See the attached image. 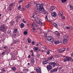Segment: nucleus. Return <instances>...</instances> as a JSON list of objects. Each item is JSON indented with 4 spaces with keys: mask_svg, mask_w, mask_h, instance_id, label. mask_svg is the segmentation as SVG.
<instances>
[{
    "mask_svg": "<svg viewBox=\"0 0 73 73\" xmlns=\"http://www.w3.org/2000/svg\"><path fill=\"white\" fill-rule=\"evenodd\" d=\"M34 5L36 6L38 9H44V8L43 7L44 3H42L41 4H37L36 2H34Z\"/></svg>",
    "mask_w": 73,
    "mask_h": 73,
    "instance_id": "nucleus-1",
    "label": "nucleus"
},
{
    "mask_svg": "<svg viewBox=\"0 0 73 73\" xmlns=\"http://www.w3.org/2000/svg\"><path fill=\"white\" fill-rule=\"evenodd\" d=\"M46 39L48 41H50V42H53V41H54L53 38L51 36H48V37Z\"/></svg>",
    "mask_w": 73,
    "mask_h": 73,
    "instance_id": "nucleus-2",
    "label": "nucleus"
},
{
    "mask_svg": "<svg viewBox=\"0 0 73 73\" xmlns=\"http://www.w3.org/2000/svg\"><path fill=\"white\" fill-rule=\"evenodd\" d=\"M0 30L2 32H4L5 31V26L3 25L1 26Z\"/></svg>",
    "mask_w": 73,
    "mask_h": 73,
    "instance_id": "nucleus-3",
    "label": "nucleus"
},
{
    "mask_svg": "<svg viewBox=\"0 0 73 73\" xmlns=\"http://www.w3.org/2000/svg\"><path fill=\"white\" fill-rule=\"evenodd\" d=\"M35 58L34 57H33L32 58H31V65H33V64H34V63H35Z\"/></svg>",
    "mask_w": 73,
    "mask_h": 73,
    "instance_id": "nucleus-4",
    "label": "nucleus"
},
{
    "mask_svg": "<svg viewBox=\"0 0 73 73\" xmlns=\"http://www.w3.org/2000/svg\"><path fill=\"white\" fill-rule=\"evenodd\" d=\"M36 70L37 73H41V70L40 68L38 67H37Z\"/></svg>",
    "mask_w": 73,
    "mask_h": 73,
    "instance_id": "nucleus-5",
    "label": "nucleus"
},
{
    "mask_svg": "<svg viewBox=\"0 0 73 73\" xmlns=\"http://www.w3.org/2000/svg\"><path fill=\"white\" fill-rule=\"evenodd\" d=\"M51 15L52 16L54 17H55L57 16V13L55 12H52L51 13Z\"/></svg>",
    "mask_w": 73,
    "mask_h": 73,
    "instance_id": "nucleus-6",
    "label": "nucleus"
},
{
    "mask_svg": "<svg viewBox=\"0 0 73 73\" xmlns=\"http://www.w3.org/2000/svg\"><path fill=\"white\" fill-rule=\"evenodd\" d=\"M39 11H40L41 12H42V13L43 14H46V13H47L45 10L40 9L39 10Z\"/></svg>",
    "mask_w": 73,
    "mask_h": 73,
    "instance_id": "nucleus-7",
    "label": "nucleus"
},
{
    "mask_svg": "<svg viewBox=\"0 0 73 73\" xmlns=\"http://www.w3.org/2000/svg\"><path fill=\"white\" fill-rule=\"evenodd\" d=\"M49 61H48V60H44L42 62L43 64H44L45 65V64H46L47 63H49Z\"/></svg>",
    "mask_w": 73,
    "mask_h": 73,
    "instance_id": "nucleus-8",
    "label": "nucleus"
},
{
    "mask_svg": "<svg viewBox=\"0 0 73 73\" xmlns=\"http://www.w3.org/2000/svg\"><path fill=\"white\" fill-rule=\"evenodd\" d=\"M63 42L64 44H68V41H67V39H64L63 40Z\"/></svg>",
    "mask_w": 73,
    "mask_h": 73,
    "instance_id": "nucleus-9",
    "label": "nucleus"
},
{
    "mask_svg": "<svg viewBox=\"0 0 73 73\" xmlns=\"http://www.w3.org/2000/svg\"><path fill=\"white\" fill-rule=\"evenodd\" d=\"M47 69L48 70H50L52 69V66L50 65H48L47 66Z\"/></svg>",
    "mask_w": 73,
    "mask_h": 73,
    "instance_id": "nucleus-10",
    "label": "nucleus"
},
{
    "mask_svg": "<svg viewBox=\"0 0 73 73\" xmlns=\"http://www.w3.org/2000/svg\"><path fill=\"white\" fill-rule=\"evenodd\" d=\"M49 65H52V66H53V67H54V62H50L49 63Z\"/></svg>",
    "mask_w": 73,
    "mask_h": 73,
    "instance_id": "nucleus-11",
    "label": "nucleus"
},
{
    "mask_svg": "<svg viewBox=\"0 0 73 73\" xmlns=\"http://www.w3.org/2000/svg\"><path fill=\"white\" fill-rule=\"evenodd\" d=\"M65 49L64 48H62L61 50H59V52L60 53H62L63 52H64L65 51Z\"/></svg>",
    "mask_w": 73,
    "mask_h": 73,
    "instance_id": "nucleus-12",
    "label": "nucleus"
},
{
    "mask_svg": "<svg viewBox=\"0 0 73 73\" xmlns=\"http://www.w3.org/2000/svg\"><path fill=\"white\" fill-rule=\"evenodd\" d=\"M68 6L71 9H73V6H72V5H71L70 4H69L68 5Z\"/></svg>",
    "mask_w": 73,
    "mask_h": 73,
    "instance_id": "nucleus-13",
    "label": "nucleus"
},
{
    "mask_svg": "<svg viewBox=\"0 0 73 73\" xmlns=\"http://www.w3.org/2000/svg\"><path fill=\"white\" fill-rule=\"evenodd\" d=\"M35 48H34L33 49L35 52L37 51L38 49V47H34Z\"/></svg>",
    "mask_w": 73,
    "mask_h": 73,
    "instance_id": "nucleus-14",
    "label": "nucleus"
},
{
    "mask_svg": "<svg viewBox=\"0 0 73 73\" xmlns=\"http://www.w3.org/2000/svg\"><path fill=\"white\" fill-rule=\"evenodd\" d=\"M53 58V56H50V57H49L48 58V61H49V60H51Z\"/></svg>",
    "mask_w": 73,
    "mask_h": 73,
    "instance_id": "nucleus-15",
    "label": "nucleus"
},
{
    "mask_svg": "<svg viewBox=\"0 0 73 73\" xmlns=\"http://www.w3.org/2000/svg\"><path fill=\"white\" fill-rule=\"evenodd\" d=\"M42 21V20H41V19H39V22H38L37 23L38 24H40V25H41V24H42V23L41 22V21Z\"/></svg>",
    "mask_w": 73,
    "mask_h": 73,
    "instance_id": "nucleus-16",
    "label": "nucleus"
},
{
    "mask_svg": "<svg viewBox=\"0 0 73 73\" xmlns=\"http://www.w3.org/2000/svg\"><path fill=\"white\" fill-rule=\"evenodd\" d=\"M21 28H24V24L23 23H21L20 25Z\"/></svg>",
    "mask_w": 73,
    "mask_h": 73,
    "instance_id": "nucleus-17",
    "label": "nucleus"
},
{
    "mask_svg": "<svg viewBox=\"0 0 73 73\" xmlns=\"http://www.w3.org/2000/svg\"><path fill=\"white\" fill-rule=\"evenodd\" d=\"M54 43L55 44H58L60 43V42L59 40H55L54 42Z\"/></svg>",
    "mask_w": 73,
    "mask_h": 73,
    "instance_id": "nucleus-18",
    "label": "nucleus"
},
{
    "mask_svg": "<svg viewBox=\"0 0 73 73\" xmlns=\"http://www.w3.org/2000/svg\"><path fill=\"white\" fill-rule=\"evenodd\" d=\"M58 66V63L56 62L55 63V62H54V67H55V66Z\"/></svg>",
    "mask_w": 73,
    "mask_h": 73,
    "instance_id": "nucleus-19",
    "label": "nucleus"
},
{
    "mask_svg": "<svg viewBox=\"0 0 73 73\" xmlns=\"http://www.w3.org/2000/svg\"><path fill=\"white\" fill-rule=\"evenodd\" d=\"M7 33L9 35H10L11 34V30H9L7 31Z\"/></svg>",
    "mask_w": 73,
    "mask_h": 73,
    "instance_id": "nucleus-20",
    "label": "nucleus"
},
{
    "mask_svg": "<svg viewBox=\"0 0 73 73\" xmlns=\"http://www.w3.org/2000/svg\"><path fill=\"white\" fill-rule=\"evenodd\" d=\"M13 32L15 33H16L17 32V29H14V30Z\"/></svg>",
    "mask_w": 73,
    "mask_h": 73,
    "instance_id": "nucleus-21",
    "label": "nucleus"
},
{
    "mask_svg": "<svg viewBox=\"0 0 73 73\" xmlns=\"http://www.w3.org/2000/svg\"><path fill=\"white\" fill-rule=\"evenodd\" d=\"M26 8H28L29 7H31V5H30V4H29L26 5L25 6Z\"/></svg>",
    "mask_w": 73,
    "mask_h": 73,
    "instance_id": "nucleus-22",
    "label": "nucleus"
},
{
    "mask_svg": "<svg viewBox=\"0 0 73 73\" xmlns=\"http://www.w3.org/2000/svg\"><path fill=\"white\" fill-rule=\"evenodd\" d=\"M39 17H40V16H38V15H36V16L35 17V19L36 20V19H38Z\"/></svg>",
    "mask_w": 73,
    "mask_h": 73,
    "instance_id": "nucleus-23",
    "label": "nucleus"
},
{
    "mask_svg": "<svg viewBox=\"0 0 73 73\" xmlns=\"http://www.w3.org/2000/svg\"><path fill=\"white\" fill-rule=\"evenodd\" d=\"M55 9V7L52 6L51 7L50 9Z\"/></svg>",
    "mask_w": 73,
    "mask_h": 73,
    "instance_id": "nucleus-24",
    "label": "nucleus"
},
{
    "mask_svg": "<svg viewBox=\"0 0 73 73\" xmlns=\"http://www.w3.org/2000/svg\"><path fill=\"white\" fill-rule=\"evenodd\" d=\"M59 14L60 16H62V12L61 11H59Z\"/></svg>",
    "mask_w": 73,
    "mask_h": 73,
    "instance_id": "nucleus-25",
    "label": "nucleus"
},
{
    "mask_svg": "<svg viewBox=\"0 0 73 73\" xmlns=\"http://www.w3.org/2000/svg\"><path fill=\"white\" fill-rule=\"evenodd\" d=\"M5 53H7V51H5L1 53V54L2 55H4V54H5Z\"/></svg>",
    "mask_w": 73,
    "mask_h": 73,
    "instance_id": "nucleus-26",
    "label": "nucleus"
},
{
    "mask_svg": "<svg viewBox=\"0 0 73 73\" xmlns=\"http://www.w3.org/2000/svg\"><path fill=\"white\" fill-rule=\"evenodd\" d=\"M16 67H13L12 68V70H13V71H15V70H16Z\"/></svg>",
    "mask_w": 73,
    "mask_h": 73,
    "instance_id": "nucleus-27",
    "label": "nucleus"
},
{
    "mask_svg": "<svg viewBox=\"0 0 73 73\" xmlns=\"http://www.w3.org/2000/svg\"><path fill=\"white\" fill-rule=\"evenodd\" d=\"M3 48V49H8V47L7 46H2Z\"/></svg>",
    "mask_w": 73,
    "mask_h": 73,
    "instance_id": "nucleus-28",
    "label": "nucleus"
},
{
    "mask_svg": "<svg viewBox=\"0 0 73 73\" xmlns=\"http://www.w3.org/2000/svg\"><path fill=\"white\" fill-rule=\"evenodd\" d=\"M55 34H56V35H57L58 36H60V34L57 32H56L55 33Z\"/></svg>",
    "mask_w": 73,
    "mask_h": 73,
    "instance_id": "nucleus-29",
    "label": "nucleus"
},
{
    "mask_svg": "<svg viewBox=\"0 0 73 73\" xmlns=\"http://www.w3.org/2000/svg\"><path fill=\"white\" fill-rule=\"evenodd\" d=\"M33 27V26H31V28H32L33 31V32H34V31H35V28L34 27Z\"/></svg>",
    "mask_w": 73,
    "mask_h": 73,
    "instance_id": "nucleus-30",
    "label": "nucleus"
},
{
    "mask_svg": "<svg viewBox=\"0 0 73 73\" xmlns=\"http://www.w3.org/2000/svg\"><path fill=\"white\" fill-rule=\"evenodd\" d=\"M62 1V3H65V2H66V0H60Z\"/></svg>",
    "mask_w": 73,
    "mask_h": 73,
    "instance_id": "nucleus-31",
    "label": "nucleus"
},
{
    "mask_svg": "<svg viewBox=\"0 0 73 73\" xmlns=\"http://www.w3.org/2000/svg\"><path fill=\"white\" fill-rule=\"evenodd\" d=\"M54 72H57V70H58V69L57 68H54Z\"/></svg>",
    "mask_w": 73,
    "mask_h": 73,
    "instance_id": "nucleus-32",
    "label": "nucleus"
},
{
    "mask_svg": "<svg viewBox=\"0 0 73 73\" xmlns=\"http://www.w3.org/2000/svg\"><path fill=\"white\" fill-rule=\"evenodd\" d=\"M53 25H54V27H57V24L55 23H54L53 24Z\"/></svg>",
    "mask_w": 73,
    "mask_h": 73,
    "instance_id": "nucleus-33",
    "label": "nucleus"
},
{
    "mask_svg": "<svg viewBox=\"0 0 73 73\" xmlns=\"http://www.w3.org/2000/svg\"><path fill=\"white\" fill-rule=\"evenodd\" d=\"M36 14H33V17L34 19H35L36 17Z\"/></svg>",
    "mask_w": 73,
    "mask_h": 73,
    "instance_id": "nucleus-34",
    "label": "nucleus"
},
{
    "mask_svg": "<svg viewBox=\"0 0 73 73\" xmlns=\"http://www.w3.org/2000/svg\"><path fill=\"white\" fill-rule=\"evenodd\" d=\"M64 62H66V61H68V60H67V58L66 57V59H64L63 60Z\"/></svg>",
    "mask_w": 73,
    "mask_h": 73,
    "instance_id": "nucleus-35",
    "label": "nucleus"
},
{
    "mask_svg": "<svg viewBox=\"0 0 73 73\" xmlns=\"http://www.w3.org/2000/svg\"><path fill=\"white\" fill-rule=\"evenodd\" d=\"M17 19H20V18H21V16L20 15H17Z\"/></svg>",
    "mask_w": 73,
    "mask_h": 73,
    "instance_id": "nucleus-36",
    "label": "nucleus"
},
{
    "mask_svg": "<svg viewBox=\"0 0 73 73\" xmlns=\"http://www.w3.org/2000/svg\"><path fill=\"white\" fill-rule=\"evenodd\" d=\"M54 72V69L51 70V71H50V73H53Z\"/></svg>",
    "mask_w": 73,
    "mask_h": 73,
    "instance_id": "nucleus-37",
    "label": "nucleus"
},
{
    "mask_svg": "<svg viewBox=\"0 0 73 73\" xmlns=\"http://www.w3.org/2000/svg\"><path fill=\"white\" fill-rule=\"evenodd\" d=\"M45 19L46 21H48V16H46L45 17Z\"/></svg>",
    "mask_w": 73,
    "mask_h": 73,
    "instance_id": "nucleus-38",
    "label": "nucleus"
},
{
    "mask_svg": "<svg viewBox=\"0 0 73 73\" xmlns=\"http://www.w3.org/2000/svg\"><path fill=\"white\" fill-rule=\"evenodd\" d=\"M27 40L28 41V42H29V43H31V40L30 39H29Z\"/></svg>",
    "mask_w": 73,
    "mask_h": 73,
    "instance_id": "nucleus-39",
    "label": "nucleus"
},
{
    "mask_svg": "<svg viewBox=\"0 0 73 73\" xmlns=\"http://www.w3.org/2000/svg\"><path fill=\"white\" fill-rule=\"evenodd\" d=\"M35 20H36V21H38V23L40 21V19H39V18H38V19H35Z\"/></svg>",
    "mask_w": 73,
    "mask_h": 73,
    "instance_id": "nucleus-40",
    "label": "nucleus"
},
{
    "mask_svg": "<svg viewBox=\"0 0 73 73\" xmlns=\"http://www.w3.org/2000/svg\"><path fill=\"white\" fill-rule=\"evenodd\" d=\"M10 6H11V7H13V3H11L10 4Z\"/></svg>",
    "mask_w": 73,
    "mask_h": 73,
    "instance_id": "nucleus-41",
    "label": "nucleus"
},
{
    "mask_svg": "<svg viewBox=\"0 0 73 73\" xmlns=\"http://www.w3.org/2000/svg\"><path fill=\"white\" fill-rule=\"evenodd\" d=\"M27 33H28L27 31H24V35H27Z\"/></svg>",
    "mask_w": 73,
    "mask_h": 73,
    "instance_id": "nucleus-42",
    "label": "nucleus"
},
{
    "mask_svg": "<svg viewBox=\"0 0 73 73\" xmlns=\"http://www.w3.org/2000/svg\"><path fill=\"white\" fill-rule=\"evenodd\" d=\"M22 21H23V23H25H25H27V22L26 21H24V19H23Z\"/></svg>",
    "mask_w": 73,
    "mask_h": 73,
    "instance_id": "nucleus-43",
    "label": "nucleus"
},
{
    "mask_svg": "<svg viewBox=\"0 0 73 73\" xmlns=\"http://www.w3.org/2000/svg\"><path fill=\"white\" fill-rule=\"evenodd\" d=\"M61 19H65V17L63 16L61 17Z\"/></svg>",
    "mask_w": 73,
    "mask_h": 73,
    "instance_id": "nucleus-44",
    "label": "nucleus"
},
{
    "mask_svg": "<svg viewBox=\"0 0 73 73\" xmlns=\"http://www.w3.org/2000/svg\"><path fill=\"white\" fill-rule=\"evenodd\" d=\"M44 37H46L47 36V33H44Z\"/></svg>",
    "mask_w": 73,
    "mask_h": 73,
    "instance_id": "nucleus-45",
    "label": "nucleus"
},
{
    "mask_svg": "<svg viewBox=\"0 0 73 73\" xmlns=\"http://www.w3.org/2000/svg\"><path fill=\"white\" fill-rule=\"evenodd\" d=\"M13 43L14 44H16V41L14 40L13 41Z\"/></svg>",
    "mask_w": 73,
    "mask_h": 73,
    "instance_id": "nucleus-46",
    "label": "nucleus"
},
{
    "mask_svg": "<svg viewBox=\"0 0 73 73\" xmlns=\"http://www.w3.org/2000/svg\"><path fill=\"white\" fill-rule=\"evenodd\" d=\"M47 54H50V52H49V51H47Z\"/></svg>",
    "mask_w": 73,
    "mask_h": 73,
    "instance_id": "nucleus-47",
    "label": "nucleus"
},
{
    "mask_svg": "<svg viewBox=\"0 0 73 73\" xmlns=\"http://www.w3.org/2000/svg\"><path fill=\"white\" fill-rule=\"evenodd\" d=\"M32 45H35V42L33 41L32 42Z\"/></svg>",
    "mask_w": 73,
    "mask_h": 73,
    "instance_id": "nucleus-48",
    "label": "nucleus"
},
{
    "mask_svg": "<svg viewBox=\"0 0 73 73\" xmlns=\"http://www.w3.org/2000/svg\"><path fill=\"white\" fill-rule=\"evenodd\" d=\"M21 5H19V6L18 7V9H21Z\"/></svg>",
    "mask_w": 73,
    "mask_h": 73,
    "instance_id": "nucleus-49",
    "label": "nucleus"
},
{
    "mask_svg": "<svg viewBox=\"0 0 73 73\" xmlns=\"http://www.w3.org/2000/svg\"><path fill=\"white\" fill-rule=\"evenodd\" d=\"M23 1L22 0H21V1H19V4H20V3H21V2H22Z\"/></svg>",
    "mask_w": 73,
    "mask_h": 73,
    "instance_id": "nucleus-50",
    "label": "nucleus"
},
{
    "mask_svg": "<svg viewBox=\"0 0 73 73\" xmlns=\"http://www.w3.org/2000/svg\"><path fill=\"white\" fill-rule=\"evenodd\" d=\"M41 51V50L40 49H38L37 52H40Z\"/></svg>",
    "mask_w": 73,
    "mask_h": 73,
    "instance_id": "nucleus-51",
    "label": "nucleus"
},
{
    "mask_svg": "<svg viewBox=\"0 0 73 73\" xmlns=\"http://www.w3.org/2000/svg\"><path fill=\"white\" fill-rule=\"evenodd\" d=\"M31 58V55H29L28 56V58Z\"/></svg>",
    "mask_w": 73,
    "mask_h": 73,
    "instance_id": "nucleus-52",
    "label": "nucleus"
},
{
    "mask_svg": "<svg viewBox=\"0 0 73 73\" xmlns=\"http://www.w3.org/2000/svg\"><path fill=\"white\" fill-rule=\"evenodd\" d=\"M11 24H12V25H13V24H15V22H12Z\"/></svg>",
    "mask_w": 73,
    "mask_h": 73,
    "instance_id": "nucleus-53",
    "label": "nucleus"
},
{
    "mask_svg": "<svg viewBox=\"0 0 73 73\" xmlns=\"http://www.w3.org/2000/svg\"><path fill=\"white\" fill-rule=\"evenodd\" d=\"M2 70H3V72H4V71H5V69H4V68H3L2 69Z\"/></svg>",
    "mask_w": 73,
    "mask_h": 73,
    "instance_id": "nucleus-54",
    "label": "nucleus"
},
{
    "mask_svg": "<svg viewBox=\"0 0 73 73\" xmlns=\"http://www.w3.org/2000/svg\"><path fill=\"white\" fill-rule=\"evenodd\" d=\"M38 44H40L41 45H42V43H41L40 42H39L38 43Z\"/></svg>",
    "mask_w": 73,
    "mask_h": 73,
    "instance_id": "nucleus-55",
    "label": "nucleus"
},
{
    "mask_svg": "<svg viewBox=\"0 0 73 73\" xmlns=\"http://www.w3.org/2000/svg\"><path fill=\"white\" fill-rule=\"evenodd\" d=\"M31 56H33H33H34V54H33V53H32L31 54Z\"/></svg>",
    "mask_w": 73,
    "mask_h": 73,
    "instance_id": "nucleus-56",
    "label": "nucleus"
},
{
    "mask_svg": "<svg viewBox=\"0 0 73 73\" xmlns=\"http://www.w3.org/2000/svg\"><path fill=\"white\" fill-rule=\"evenodd\" d=\"M36 46L38 47L39 46V44H36Z\"/></svg>",
    "mask_w": 73,
    "mask_h": 73,
    "instance_id": "nucleus-57",
    "label": "nucleus"
},
{
    "mask_svg": "<svg viewBox=\"0 0 73 73\" xmlns=\"http://www.w3.org/2000/svg\"><path fill=\"white\" fill-rule=\"evenodd\" d=\"M67 51H68V50H69V48H67V49H66V50Z\"/></svg>",
    "mask_w": 73,
    "mask_h": 73,
    "instance_id": "nucleus-58",
    "label": "nucleus"
},
{
    "mask_svg": "<svg viewBox=\"0 0 73 73\" xmlns=\"http://www.w3.org/2000/svg\"><path fill=\"white\" fill-rule=\"evenodd\" d=\"M26 70H27V72H28V71H29V70L28 69H26Z\"/></svg>",
    "mask_w": 73,
    "mask_h": 73,
    "instance_id": "nucleus-59",
    "label": "nucleus"
},
{
    "mask_svg": "<svg viewBox=\"0 0 73 73\" xmlns=\"http://www.w3.org/2000/svg\"><path fill=\"white\" fill-rule=\"evenodd\" d=\"M67 29H70V27H66Z\"/></svg>",
    "mask_w": 73,
    "mask_h": 73,
    "instance_id": "nucleus-60",
    "label": "nucleus"
},
{
    "mask_svg": "<svg viewBox=\"0 0 73 73\" xmlns=\"http://www.w3.org/2000/svg\"><path fill=\"white\" fill-rule=\"evenodd\" d=\"M11 49L12 50H13V49H14V48H13V47H11Z\"/></svg>",
    "mask_w": 73,
    "mask_h": 73,
    "instance_id": "nucleus-61",
    "label": "nucleus"
},
{
    "mask_svg": "<svg viewBox=\"0 0 73 73\" xmlns=\"http://www.w3.org/2000/svg\"><path fill=\"white\" fill-rule=\"evenodd\" d=\"M27 25L28 27H29V24H27Z\"/></svg>",
    "mask_w": 73,
    "mask_h": 73,
    "instance_id": "nucleus-62",
    "label": "nucleus"
},
{
    "mask_svg": "<svg viewBox=\"0 0 73 73\" xmlns=\"http://www.w3.org/2000/svg\"><path fill=\"white\" fill-rule=\"evenodd\" d=\"M27 47H27V46H25V48H27Z\"/></svg>",
    "mask_w": 73,
    "mask_h": 73,
    "instance_id": "nucleus-63",
    "label": "nucleus"
},
{
    "mask_svg": "<svg viewBox=\"0 0 73 73\" xmlns=\"http://www.w3.org/2000/svg\"><path fill=\"white\" fill-rule=\"evenodd\" d=\"M71 56H73V54H71Z\"/></svg>",
    "mask_w": 73,
    "mask_h": 73,
    "instance_id": "nucleus-64",
    "label": "nucleus"
}]
</instances>
